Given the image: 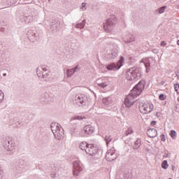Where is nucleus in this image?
<instances>
[{
	"label": "nucleus",
	"mask_w": 179,
	"mask_h": 179,
	"mask_svg": "<svg viewBox=\"0 0 179 179\" xmlns=\"http://www.w3.org/2000/svg\"><path fill=\"white\" fill-rule=\"evenodd\" d=\"M145 80H140L130 91L129 96L124 99V105L127 108L134 106L135 101H132V99H135V97H138V96L142 94V92L145 90Z\"/></svg>",
	"instance_id": "f257e3e1"
},
{
	"label": "nucleus",
	"mask_w": 179,
	"mask_h": 179,
	"mask_svg": "<svg viewBox=\"0 0 179 179\" xmlns=\"http://www.w3.org/2000/svg\"><path fill=\"white\" fill-rule=\"evenodd\" d=\"M142 69L139 67H133L127 70L126 79L127 80H134V79H141Z\"/></svg>",
	"instance_id": "f03ea898"
},
{
	"label": "nucleus",
	"mask_w": 179,
	"mask_h": 179,
	"mask_svg": "<svg viewBox=\"0 0 179 179\" xmlns=\"http://www.w3.org/2000/svg\"><path fill=\"white\" fill-rule=\"evenodd\" d=\"M115 24H117V17L112 15L103 23V29L106 33H111L114 27H115Z\"/></svg>",
	"instance_id": "7ed1b4c3"
},
{
	"label": "nucleus",
	"mask_w": 179,
	"mask_h": 179,
	"mask_svg": "<svg viewBox=\"0 0 179 179\" xmlns=\"http://www.w3.org/2000/svg\"><path fill=\"white\" fill-rule=\"evenodd\" d=\"M85 153L87 155H90V156H94L97 159L99 157H101V150L94 147V145L93 144H90V145L85 149Z\"/></svg>",
	"instance_id": "20e7f679"
},
{
	"label": "nucleus",
	"mask_w": 179,
	"mask_h": 179,
	"mask_svg": "<svg viewBox=\"0 0 179 179\" xmlns=\"http://www.w3.org/2000/svg\"><path fill=\"white\" fill-rule=\"evenodd\" d=\"M138 108L143 114H149L153 111V104L149 102L139 103Z\"/></svg>",
	"instance_id": "39448f33"
},
{
	"label": "nucleus",
	"mask_w": 179,
	"mask_h": 179,
	"mask_svg": "<svg viewBox=\"0 0 179 179\" xmlns=\"http://www.w3.org/2000/svg\"><path fill=\"white\" fill-rule=\"evenodd\" d=\"M125 59L122 56L120 57L119 61L117 63H112L106 66V69L108 71H118L122 66V64Z\"/></svg>",
	"instance_id": "423d86ee"
},
{
	"label": "nucleus",
	"mask_w": 179,
	"mask_h": 179,
	"mask_svg": "<svg viewBox=\"0 0 179 179\" xmlns=\"http://www.w3.org/2000/svg\"><path fill=\"white\" fill-rule=\"evenodd\" d=\"M2 145L3 148L8 152H12L15 150V143L13 141L4 140L2 142Z\"/></svg>",
	"instance_id": "0eeeda50"
},
{
	"label": "nucleus",
	"mask_w": 179,
	"mask_h": 179,
	"mask_svg": "<svg viewBox=\"0 0 179 179\" xmlns=\"http://www.w3.org/2000/svg\"><path fill=\"white\" fill-rule=\"evenodd\" d=\"M75 104L78 107L86 106V99L83 97V95H76L74 100Z\"/></svg>",
	"instance_id": "6e6552de"
},
{
	"label": "nucleus",
	"mask_w": 179,
	"mask_h": 179,
	"mask_svg": "<svg viewBox=\"0 0 179 179\" xmlns=\"http://www.w3.org/2000/svg\"><path fill=\"white\" fill-rule=\"evenodd\" d=\"M73 167V174L74 176H78V173H80L82 170H83V169H82V166H80V162L79 161L74 162Z\"/></svg>",
	"instance_id": "1a4fd4ad"
},
{
	"label": "nucleus",
	"mask_w": 179,
	"mask_h": 179,
	"mask_svg": "<svg viewBox=\"0 0 179 179\" xmlns=\"http://www.w3.org/2000/svg\"><path fill=\"white\" fill-rule=\"evenodd\" d=\"M27 37L31 41V43H34L36 40H37V37H38V35L36 34L33 30L29 29L27 33Z\"/></svg>",
	"instance_id": "9d476101"
},
{
	"label": "nucleus",
	"mask_w": 179,
	"mask_h": 179,
	"mask_svg": "<svg viewBox=\"0 0 179 179\" xmlns=\"http://www.w3.org/2000/svg\"><path fill=\"white\" fill-rule=\"evenodd\" d=\"M59 24H61V22L58 19L52 20L50 22V29L52 30V31H55V30H57L59 27Z\"/></svg>",
	"instance_id": "9b49d317"
},
{
	"label": "nucleus",
	"mask_w": 179,
	"mask_h": 179,
	"mask_svg": "<svg viewBox=\"0 0 179 179\" xmlns=\"http://www.w3.org/2000/svg\"><path fill=\"white\" fill-rule=\"evenodd\" d=\"M117 157V153L113 151L108 152L106 155V159L107 162H113V160H115Z\"/></svg>",
	"instance_id": "f8f14e48"
},
{
	"label": "nucleus",
	"mask_w": 179,
	"mask_h": 179,
	"mask_svg": "<svg viewBox=\"0 0 179 179\" xmlns=\"http://www.w3.org/2000/svg\"><path fill=\"white\" fill-rule=\"evenodd\" d=\"M51 131L55 136H57L59 134V126L57 123H52L50 125Z\"/></svg>",
	"instance_id": "ddd939ff"
},
{
	"label": "nucleus",
	"mask_w": 179,
	"mask_h": 179,
	"mask_svg": "<svg viewBox=\"0 0 179 179\" xmlns=\"http://www.w3.org/2000/svg\"><path fill=\"white\" fill-rule=\"evenodd\" d=\"M147 135L149 138H156L157 136V130L156 129H148L147 130Z\"/></svg>",
	"instance_id": "4468645a"
},
{
	"label": "nucleus",
	"mask_w": 179,
	"mask_h": 179,
	"mask_svg": "<svg viewBox=\"0 0 179 179\" xmlns=\"http://www.w3.org/2000/svg\"><path fill=\"white\" fill-rule=\"evenodd\" d=\"M84 132L87 135H92L94 132V127H92L90 124L86 125L84 129Z\"/></svg>",
	"instance_id": "2eb2a0df"
},
{
	"label": "nucleus",
	"mask_w": 179,
	"mask_h": 179,
	"mask_svg": "<svg viewBox=\"0 0 179 179\" xmlns=\"http://www.w3.org/2000/svg\"><path fill=\"white\" fill-rule=\"evenodd\" d=\"M144 65L145 66L146 73H148L150 71V60H149V58H145Z\"/></svg>",
	"instance_id": "dca6fc26"
},
{
	"label": "nucleus",
	"mask_w": 179,
	"mask_h": 179,
	"mask_svg": "<svg viewBox=\"0 0 179 179\" xmlns=\"http://www.w3.org/2000/svg\"><path fill=\"white\" fill-rule=\"evenodd\" d=\"M90 144L87 143V142L86 141H83L80 145L79 148L80 149H81V150H85V152H86V149H87V148H89V145Z\"/></svg>",
	"instance_id": "f3484780"
},
{
	"label": "nucleus",
	"mask_w": 179,
	"mask_h": 179,
	"mask_svg": "<svg viewBox=\"0 0 179 179\" xmlns=\"http://www.w3.org/2000/svg\"><path fill=\"white\" fill-rule=\"evenodd\" d=\"M135 41V37L134 35H129L126 40L124 41V44H129V43H133Z\"/></svg>",
	"instance_id": "a211bd4d"
},
{
	"label": "nucleus",
	"mask_w": 179,
	"mask_h": 179,
	"mask_svg": "<svg viewBox=\"0 0 179 179\" xmlns=\"http://www.w3.org/2000/svg\"><path fill=\"white\" fill-rule=\"evenodd\" d=\"M86 24V20H83L81 22L78 23L76 24V29H85V26Z\"/></svg>",
	"instance_id": "6ab92c4d"
},
{
	"label": "nucleus",
	"mask_w": 179,
	"mask_h": 179,
	"mask_svg": "<svg viewBox=\"0 0 179 179\" xmlns=\"http://www.w3.org/2000/svg\"><path fill=\"white\" fill-rule=\"evenodd\" d=\"M36 74L38 78H43V79H45L47 78V76H44V73L41 71L39 68L36 69Z\"/></svg>",
	"instance_id": "aec40b11"
},
{
	"label": "nucleus",
	"mask_w": 179,
	"mask_h": 179,
	"mask_svg": "<svg viewBox=\"0 0 179 179\" xmlns=\"http://www.w3.org/2000/svg\"><path fill=\"white\" fill-rule=\"evenodd\" d=\"M141 142H142L141 138L137 139L133 145V149H138V148H141V145H142V143H141Z\"/></svg>",
	"instance_id": "412c9836"
},
{
	"label": "nucleus",
	"mask_w": 179,
	"mask_h": 179,
	"mask_svg": "<svg viewBox=\"0 0 179 179\" xmlns=\"http://www.w3.org/2000/svg\"><path fill=\"white\" fill-rule=\"evenodd\" d=\"M17 169H24V161L23 159L18 160Z\"/></svg>",
	"instance_id": "4be33fe9"
},
{
	"label": "nucleus",
	"mask_w": 179,
	"mask_h": 179,
	"mask_svg": "<svg viewBox=\"0 0 179 179\" xmlns=\"http://www.w3.org/2000/svg\"><path fill=\"white\" fill-rule=\"evenodd\" d=\"M167 9V6H164L160 7L159 8L157 9L155 12L157 13H164V10Z\"/></svg>",
	"instance_id": "5701e85b"
},
{
	"label": "nucleus",
	"mask_w": 179,
	"mask_h": 179,
	"mask_svg": "<svg viewBox=\"0 0 179 179\" xmlns=\"http://www.w3.org/2000/svg\"><path fill=\"white\" fill-rule=\"evenodd\" d=\"M62 135H64V129H59V131L58 134H56V136H55V138L56 139H57V141H60V139L62 138Z\"/></svg>",
	"instance_id": "b1692460"
},
{
	"label": "nucleus",
	"mask_w": 179,
	"mask_h": 179,
	"mask_svg": "<svg viewBox=\"0 0 179 179\" xmlns=\"http://www.w3.org/2000/svg\"><path fill=\"white\" fill-rule=\"evenodd\" d=\"M66 73L67 75V78H71V76L75 73V71L72 69H67Z\"/></svg>",
	"instance_id": "393cba45"
},
{
	"label": "nucleus",
	"mask_w": 179,
	"mask_h": 179,
	"mask_svg": "<svg viewBox=\"0 0 179 179\" xmlns=\"http://www.w3.org/2000/svg\"><path fill=\"white\" fill-rule=\"evenodd\" d=\"M24 21L26 23H30L33 22V16L32 15H27L24 17Z\"/></svg>",
	"instance_id": "a878e982"
},
{
	"label": "nucleus",
	"mask_w": 179,
	"mask_h": 179,
	"mask_svg": "<svg viewBox=\"0 0 179 179\" xmlns=\"http://www.w3.org/2000/svg\"><path fill=\"white\" fill-rule=\"evenodd\" d=\"M48 99V94H42L40 97L41 101H45Z\"/></svg>",
	"instance_id": "bb28decb"
},
{
	"label": "nucleus",
	"mask_w": 179,
	"mask_h": 179,
	"mask_svg": "<svg viewBox=\"0 0 179 179\" xmlns=\"http://www.w3.org/2000/svg\"><path fill=\"white\" fill-rule=\"evenodd\" d=\"M78 129L76 128H74V129H72L71 131H70V134L71 135V136H78Z\"/></svg>",
	"instance_id": "cd10ccee"
},
{
	"label": "nucleus",
	"mask_w": 179,
	"mask_h": 179,
	"mask_svg": "<svg viewBox=\"0 0 179 179\" xmlns=\"http://www.w3.org/2000/svg\"><path fill=\"white\" fill-rule=\"evenodd\" d=\"M169 134L172 139H176L177 138V132L174 130H171Z\"/></svg>",
	"instance_id": "c85d7f7f"
},
{
	"label": "nucleus",
	"mask_w": 179,
	"mask_h": 179,
	"mask_svg": "<svg viewBox=\"0 0 179 179\" xmlns=\"http://www.w3.org/2000/svg\"><path fill=\"white\" fill-rule=\"evenodd\" d=\"M102 103H103V104H106V106H110V97L103 98L102 99Z\"/></svg>",
	"instance_id": "c756f323"
},
{
	"label": "nucleus",
	"mask_w": 179,
	"mask_h": 179,
	"mask_svg": "<svg viewBox=\"0 0 179 179\" xmlns=\"http://www.w3.org/2000/svg\"><path fill=\"white\" fill-rule=\"evenodd\" d=\"M104 139L106 143V145L108 146V144L110 143V142L113 141V137H111V136H106Z\"/></svg>",
	"instance_id": "7c9ffc66"
},
{
	"label": "nucleus",
	"mask_w": 179,
	"mask_h": 179,
	"mask_svg": "<svg viewBox=\"0 0 179 179\" xmlns=\"http://www.w3.org/2000/svg\"><path fill=\"white\" fill-rule=\"evenodd\" d=\"M162 167L164 170H167V169H169V163L167 162V160H164V161L162 162Z\"/></svg>",
	"instance_id": "2f4dec72"
},
{
	"label": "nucleus",
	"mask_w": 179,
	"mask_h": 179,
	"mask_svg": "<svg viewBox=\"0 0 179 179\" xmlns=\"http://www.w3.org/2000/svg\"><path fill=\"white\" fill-rule=\"evenodd\" d=\"M109 56H110V58H111L112 59H114L115 58H117V57H118V52H117V51H113V52L109 54Z\"/></svg>",
	"instance_id": "473e14b6"
},
{
	"label": "nucleus",
	"mask_w": 179,
	"mask_h": 179,
	"mask_svg": "<svg viewBox=\"0 0 179 179\" xmlns=\"http://www.w3.org/2000/svg\"><path fill=\"white\" fill-rule=\"evenodd\" d=\"M97 85L99 86V87H102L103 89H104V87H107L108 86L107 83H98Z\"/></svg>",
	"instance_id": "72a5a7b5"
},
{
	"label": "nucleus",
	"mask_w": 179,
	"mask_h": 179,
	"mask_svg": "<svg viewBox=\"0 0 179 179\" xmlns=\"http://www.w3.org/2000/svg\"><path fill=\"white\" fill-rule=\"evenodd\" d=\"M173 86H174L175 92H176V93L179 94V83H176L174 84Z\"/></svg>",
	"instance_id": "f704fd0d"
},
{
	"label": "nucleus",
	"mask_w": 179,
	"mask_h": 179,
	"mask_svg": "<svg viewBox=\"0 0 179 179\" xmlns=\"http://www.w3.org/2000/svg\"><path fill=\"white\" fill-rule=\"evenodd\" d=\"M5 94H3L2 90H0V103H2V101L3 100Z\"/></svg>",
	"instance_id": "c9c22d12"
},
{
	"label": "nucleus",
	"mask_w": 179,
	"mask_h": 179,
	"mask_svg": "<svg viewBox=\"0 0 179 179\" xmlns=\"http://www.w3.org/2000/svg\"><path fill=\"white\" fill-rule=\"evenodd\" d=\"M159 100H166V99H167V96L166 95H164V94H161L159 96Z\"/></svg>",
	"instance_id": "e433bc0d"
},
{
	"label": "nucleus",
	"mask_w": 179,
	"mask_h": 179,
	"mask_svg": "<svg viewBox=\"0 0 179 179\" xmlns=\"http://www.w3.org/2000/svg\"><path fill=\"white\" fill-rule=\"evenodd\" d=\"M73 120H83V118H85V117H83V116H74L73 117Z\"/></svg>",
	"instance_id": "4c0bfd02"
},
{
	"label": "nucleus",
	"mask_w": 179,
	"mask_h": 179,
	"mask_svg": "<svg viewBox=\"0 0 179 179\" xmlns=\"http://www.w3.org/2000/svg\"><path fill=\"white\" fill-rule=\"evenodd\" d=\"M160 138H161V141H162V142H166V135L162 134V135L160 136Z\"/></svg>",
	"instance_id": "58836bf2"
},
{
	"label": "nucleus",
	"mask_w": 179,
	"mask_h": 179,
	"mask_svg": "<svg viewBox=\"0 0 179 179\" xmlns=\"http://www.w3.org/2000/svg\"><path fill=\"white\" fill-rule=\"evenodd\" d=\"M80 9H82L83 10H86L87 8H86V3H83Z\"/></svg>",
	"instance_id": "ea45409f"
},
{
	"label": "nucleus",
	"mask_w": 179,
	"mask_h": 179,
	"mask_svg": "<svg viewBox=\"0 0 179 179\" xmlns=\"http://www.w3.org/2000/svg\"><path fill=\"white\" fill-rule=\"evenodd\" d=\"M133 131L131 129H128V130L126 131V136H128V135H130V134H132Z\"/></svg>",
	"instance_id": "a19ab883"
},
{
	"label": "nucleus",
	"mask_w": 179,
	"mask_h": 179,
	"mask_svg": "<svg viewBox=\"0 0 179 179\" xmlns=\"http://www.w3.org/2000/svg\"><path fill=\"white\" fill-rule=\"evenodd\" d=\"M160 45L161 47H166V45H167V43H166V41H161Z\"/></svg>",
	"instance_id": "79ce46f5"
},
{
	"label": "nucleus",
	"mask_w": 179,
	"mask_h": 179,
	"mask_svg": "<svg viewBox=\"0 0 179 179\" xmlns=\"http://www.w3.org/2000/svg\"><path fill=\"white\" fill-rule=\"evenodd\" d=\"M152 52H153L154 54H159V49H152Z\"/></svg>",
	"instance_id": "37998d69"
},
{
	"label": "nucleus",
	"mask_w": 179,
	"mask_h": 179,
	"mask_svg": "<svg viewBox=\"0 0 179 179\" xmlns=\"http://www.w3.org/2000/svg\"><path fill=\"white\" fill-rule=\"evenodd\" d=\"M156 124H157V122H156V120H152L150 123V125H152V127H155Z\"/></svg>",
	"instance_id": "c03bdc74"
},
{
	"label": "nucleus",
	"mask_w": 179,
	"mask_h": 179,
	"mask_svg": "<svg viewBox=\"0 0 179 179\" xmlns=\"http://www.w3.org/2000/svg\"><path fill=\"white\" fill-rule=\"evenodd\" d=\"M73 69V71H74V73H75V72H76V70H77V69H79V66L77 65V66H75L74 69Z\"/></svg>",
	"instance_id": "a18cd8bd"
},
{
	"label": "nucleus",
	"mask_w": 179,
	"mask_h": 179,
	"mask_svg": "<svg viewBox=\"0 0 179 179\" xmlns=\"http://www.w3.org/2000/svg\"><path fill=\"white\" fill-rule=\"evenodd\" d=\"M41 71H43V72H47V68L45 67H41Z\"/></svg>",
	"instance_id": "49530a36"
},
{
	"label": "nucleus",
	"mask_w": 179,
	"mask_h": 179,
	"mask_svg": "<svg viewBox=\"0 0 179 179\" xmlns=\"http://www.w3.org/2000/svg\"><path fill=\"white\" fill-rule=\"evenodd\" d=\"M164 83H166V82L162 81V82L159 83V85H161V86H163V85H164Z\"/></svg>",
	"instance_id": "de8ad7c7"
},
{
	"label": "nucleus",
	"mask_w": 179,
	"mask_h": 179,
	"mask_svg": "<svg viewBox=\"0 0 179 179\" xmlns=\"http://www.w3.org/2000/svg\"><path fill=\"white\" fill-rule=\"evenodd\" d=\"M49 75H50V74H48V73H44V76H45L46 78H48Z\"/></svg>",
	"instance_id": "09e8293b"
},
{
	"label": "nucleus",
	"mask_w": 179,
	"mask_h": 179,
	"mask_svg": "<svg viewBox=\"0 0 179 179\" xmlns=\"http://www.w3.org/2000/svg\"><path fill=\"white\" fill-rule=\"evenodd\" d=\"M172 170H173V171H174V170H176V166H172Z\"/></svg>",
	"instance_id": "8fccbe9b"
},
{
	"label": "nucleus",
	"mask_w": 179,
	"mask_h": 179,
	"mask_svg": "<svg viewBox=\"0 0 179 179\" xmlns=\"http://www.w3.org/2000/svg\"><path fill=\"white\" fill-rule=\"evenodd\" d=\"M59 171H62V169H58L57 173H59Z\"/></svg>",
	"instance_id": "3c124183"
},
{
	"label": "nucleus",
	"mask_w": 179,
	"mask_h": 179,
	"mask_svg": "<svg viewBox=\"0 0 179 179\" xmlns=\"http://www.w3.org/2000/svg\"><path fill=\"white\" fill-rule=\"evenodd\" d=\"M3 76H6V73H3Z\"/></svg>",
	"instance_id": "603ef678"
},
{
	"label": "nucleus",
	"mask_w": 179,
	"mask_h": 179,
	"mask_svg": "<svg viewBox=\"0 0 179 179\" xmlns=\"http://www.w3.org/2000/svg\"><path fill=\"white\" fill-rule=\"evenodd\" d=\"M177 44L179 45V40H178V41H177Z\"/></svg>",
	"instance_id": "864d4df0"
},
{
	"label": "nucleus",
	"mask_w": 179,
	"mask_h": 179,
	"mask_svg": "<svg viewBox=\"0 0 179 179\" xmlns=\"http://www.w3.org/2000/svg\"><path fill=\"white\" fill-rule=\"evenodd\" d=\"M1 31H3V28H1Z\"/></svg>",
	"instance_id": "5fc2aeb1"
},
{
	"label": "nucleus",
	"mask_w": 179,
	"mask_h": 179,
	"mask_svg": "<svg viewBox=\"0 0 179 179\" xmlns=\"http://www.w3.org/2000/svg\"><path fill=\"white\" fill-rule=\"evenodd\" d=\"M157 114H159V113H156V117H157Z\"/></svg>",
	"instance_id": "6e6d98bb"
},
{
	"label": "nucleus",
	"mask_w": 179,
	"mask_h": 179,
	"mask_svg": "<svg viewBox=\"0 0 179 179\" xmlns=\"http://www.w3.org/2000/svg\"><path fill=\"white\" fill-rule=\"evenodd\" d=\"M167 156H168V155H167V154H166V155H165V157H167Z\"/></svg>",
	"instance_id": "4d7b16f0"
},
{
	"label": "nucleus",
	"mask_w": 179,
	"mask_h": 179,
	"mask_svg": "<svg viewBox=\"0 0 179 179\" xmlns=\"http://www.w3.org/2000/svg\"><path fill=\"white\" fill-rule=\"evenodd\" d=\"M178 100L179 101V97H178Z\"/></svg>",
	"instance_id": "13d9d810"
},
{
	"label": "nucleus",
	"mask_w": 179,
	"mask_h": 179,
	"mask_svg": "<svg viewBox=\"0 0 179 179\" xmlns=\"http://www.w3.org/2000/svg\"><path fill=\"white\" fill-rule=\"evenodd\" d=\"M177 76H178V78H179V76L177 75Z\"/></svg>",
	"instance_id": "bf43d9fd"
},
{
	"label": "nucleus",
	"mask_w": 179,
	"mask_h": 179,
	"mask_svg": "<svg viewBox=\"0 0 179 179\" xmlns=\"http://www.w3.org/2000/svg\"><path fill=\"white\" fill-rule=\"evenodd\" d=\"M48 2H50V0H48Z\"/></svg>",
	"instance_id": "052dcab7"
},
{
	"label": "nucleus",
	"mask_w": 179,
	"mask_h": 179,
	"mask_svg": "<svg viewBox=\"0 0 179 179\" xmlns=\"http://www.w3.org/2000/svg\"><path fill=\"white\" fill-rule=\"evenodd\" d=\"M178 9H179V6H178Z\"/></svg>",
	"instance_id": "680f3d73"
}]
</instances>
